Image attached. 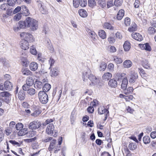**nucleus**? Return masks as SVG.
I'll return each mask as SVG.
<instances>
[{
    "label": "nucleus",
    "instance_id": "nucleus-1",
    "mask_svg": "<svg viewBox=\"0 0 156 156\" xmlns=\"http://www.w3.org/2000/svg\"><path fill=\"white\" fill-rule=\"evenodd\" d=\"M83 81H85L86 78H88L90 80L91 83L89 84L90 86H94L96 85L99 79L91 73V71L90 69H88L87 71L83 73Z\"/></svg>",
    "mask_w": 156,
    "mask_h": 156
},
{
    "label": "nucleus",
    "instance_id": "nucleus-2",
    "mask_svg": "<svg viewBox=\"0 0 156 156\" xmlns=\"http://www.w3.org/2000/svg\"><path fill=\"white\" fill-rule=\"evenodd\" d=\"M62 138L61 137L59 138L58 141L57 142L56 140L53 139L50 142L48 149L50 151L52 150H54L55 153H56L61 149L60 145L62 143Z\"/></svg>",
    "mask_w": 156,
    "mask_h": 156
},
{
    "label": "nucleus",
    "instance_id": "nucleus-3",
    "mask_svg": "<svg viewBox=\"0 0 156 156\" xmlns=\"http://www.w3.org/2000/svg\"><path fill=\"white\" fill-rule=\"evenodd\" d=\"M27 23V27H30L31 30H36L38 28V23L36 20L30 17H27L26 19Z\"/></svg>",
    "mask_w": 156,
    "mask_h": 156
},
{
    "label": "nucleus",
    "instance_id": "nucleus-4",
    "mask_svg": "<svg viewBox=\"0 0 156 156\" xmlns=\"http://www.w3.org/2000/svg\"><path fill=\"white\" fill-rule=\"evenodd\" d=\"M46 131L48 134H52L54 137H56L58 135V131L55 130L54 125L52 123L49 124L47 126Z\"/></svg>",
    "mask_w": 156,
    "mask_h": 156
},
{
    "label": "nucleus",
    "instance_id": "nucleus-5",
    "mask_svg": "<svg viewBox=\"0 0 156 156\" xmlns=\"http://www.w3.org/2000/svg\"><path fill=\"white\" fill-rule=\"evenodd\" d=\"M38 96L40 102L42 104H46L48 102V98L46 93L41 91L38 93Z\"/></svg>",
    "mask_w": 156,
    "mask_h": 156
},
{
    "label": "nucleus",
    "instance_id": "nucleus-6",
    "mask_svg": "<svg viewBox=\"0 0 156 156\" xmlns=\"http://www.w3.org/2000/svg\"><path fill=\"white\" fill-rule=\"evenodd\" d=\"M41 125V122L38 120H34L31 122L28 125L29 128L31 130H35L39 128Z\"/></svg>",
    "mask_w": 156,
    "mask_h": 156
},
{
    "label": "nucleus",
    "instance_id": "nucleus-7",
    "mask_svg": "<svg viewBox=\"0 0 156 156\" xmlns=\"http://www.w3.org/2000/svg\"><path fill=\"white\" fill-rule=\"evenodd\" d=\"M20 37L23 38L24 40L30 42H32L34 41V39L32 35L29 33L25 32H22L20 34Z\"/></svg>",
    "mask_w": 156,
    "mask_h": 156
},
{
    "label": "nucleus",
    "instance_id": "nucleus-8",
    "mask_svg": "<svg viewBox=\"0 0 156 156\" xmlns=\"http://www.w3.org/2000/svg\"><path fill=\"white\" fill-rule=\"evenodd\" d=\"M138 77V76L137 73L134 72H132L130 73L128 77L129 82L130 83H134Z\"/></svg>",
    "mask_w": 156,
    "mask_h": 156
},
{
    "label": "nucleus",
    "instance_id": "nucleus-9",
    "mask_svg": "<svg viewBox=\"0 0 156 156\" xmlns=\"http://www.w3.org/2000/svg\"><path fill=\"white\" fill-rule=\"evenodd\" d=\"M131 36L133 39L138 41H141L143 40L142 36L139 33H133Z\"/></svg>",
    "mask_w": 156,
    "mask_h": 156
},
{
    "label": "nucleus",
    "instance_id": "nucleus-10",
    "mask_svg": "<svg viewBox=\"0 0 156 156\" xmlns=\"http://www.w3.org/2000/svg\"><path fill=\"white\" fill-rule=\"evenodd\" d=\"M11 94L7 91L2 92L0 93V97L5 98V101H7L9 100Z\"/></svg>",
    "mask_w": 156,
    "mask_h": 156
},
{
    "label": "nucleus",
    "instance_id": "nucleus-11",
    "mask_svg": "<svg viewBox=\"0 0 156 156\" xmlns=\"http://www.w3.org/2000/svg\"><path fill=\"white\" fill-rule=\"evenodd\" d=\"M20 47L21 48L24 50H26L29 48L28 42L27 41L22 40L21 42Z\"/></svg>",
    "mask_w": 156,
    "mask_h": 156
},
{
    "label": "nucleus",
    "instance_id": "nucleus-12",
    "mask_svg": "<svg viewBox=\"0 0 156 156\" xmlns=\"http://www.w3.org/2000/svg\"><path fill=\"white\" fill-rule=\"evenodd\" d=\"M139 46L142 50H145L148 51H151V48L148 43H146L144 44H139Z\"/></svg>",
    "mask_w": 156,
    "mask_h": 156
},
{
    "label": "nucleus",
    "instance_id": "nucleus-13",
    "mask_svg": "<svg viewBox=\"0 0 156 156\" xmlns=\"http://www.w3.org/2000/svg\"><path fill=\"white\" fill-rule=\"evenodd\" d=\"M4 86L6 90H10L12 87V83L9 81H6L4 82Z\"/></svg>",
    "mask_w": 156,
    "mask_h": 156
},
{
    "label": "nucleus",
    "instance_id": "nucleus-14",
    "mask_svg": "<svg viewBox=\"0 0 156 156\" xmlns=\"http://www.w3.org/2000/svg\"><path fill=\"white\" fill-rule=\"evenodd\" d=\"M38 67V64L36 62H32L30 64V68L32 71L36 70Z\"/></svg>",
    "mask_w": 156,
    "mask_h": 156
},
{
    "label": "nucleus",
    "instance_id": "nucleus-15",
    "mask_svg": "<svg viewBox=\"0 0 156 156\" xmlns=\"http://www.w3.org/2000/svg\"><path fill=\"white\" fill-rule=\"evenodd\" d=\"M17 96L20 100H23L25 98V92L21 90L18 93Z\"/></svg>",
    "mask_w": 156,
    "mask_h": 156
},
{
    "label": "nucleus",
    "instance_id": "nucleus-16",
    "mask_svg": "<svg viewBox=\"0 0 156 156\" xmlns=\"http://www.w3.org/2000/svg\"><path fill=\"white\" fill-rule=\"evenodd\" d=\"M128 80L126 77L124 78L123 79L121 84V88L123 90H125L127 87L128 84Z\"/></svg>",
    "mask_w": 156,
    "mask_h": 156
},
{
    "label": "nucleus",
    "instance_id": "nucleus-17",
    "mask_svg": "<svg viewBox=\"0 0 156 156\" xmlns=\"http://www.w3.org/2000/svg\"><path fill=\"white\" fill-rule=\"evenodd\" d=\"M42 83L40 81H36L34 83V87L37 89H39L42 87Z\"/></svg>",
    "mask_w": 156,
    "mask_h": 156
},
{
    "label": "nucleus",
    "instance_id": "nucleus-18",
    "mask_svg": "<svg viewBox=\"0 0 156 156\" xmlns=\"http://www.w3.org/2000/svg\"><path fill=\"white\" fill-rule=\"evenodd\" d=\"M124 15V11L123 9H121L119 10L117 15V19L119 20H120L122 19L123 18Z\"/></svg>",
    "mask_w": 156,
    "mask_h": 156
},
{
    "label": "nucleus",
    "instance_id": "nucleus-19",
    "mask_svg": "<svg viewBox=\"0 0 156 156\" xmlns=\"http://www.w3.org/2000/svg\"><path fill=\"white\" fill-rule=\"evenodd\" d=\"M108 84L112 87H115L117 85V83L115 80L112 79L109 81Z\"/></svg>",
    "mask_w": 156,
    "mask_h": 156
},
{
    "label": "nucleus",
    "instance_id": "nucleus-20",
    "mask_svg": "<svg viewBox=\"0 0 156 156\" xmlns=\"http://www.w3.org/2000/svg\"><path fill=\"white\" fill-rule=\"evenodd\" d=\"M131 48V44L128 41H126L123 45V48L125 51H128Z\"/></svg>",
    "mask_w": 156,
    "mask_h": 156
},
{
    "label": "nucleus",
    "instance_id": "nucleus-21",
    "mask_svg": "<svg viewBox=\"0 0 156 156\" xmlns=\"http://www.w3.org/2000/svg\"><path fill=\"white\" fill-rule=\"evenodd\" d=\"M98 113L100 114H102L104 113L108 114V111L104 107H100L98 109Z\"/></svg>",
    "mask_w": 156,
    "mask_h": 156
},
{
    "label": "nucleus",
    "instance_id": "nucleus-22",
    "mask_svg": "<svg viewBox=\"0 0 156 156\" xmlns=\"http://www.w3.org/2000/svg\"><path fill=\"white\" fill-rule=\"evenodd\" d=\"M51 88V85L49 83H46L42 87V91L45 93L47 92Z\"/></svg>",
    "mask_w": 156,
    "mask_h": 156
},
{
    "label": "nucleus",
    "instance_id": "nucleus-23",
    "mask_svg": "<svg viewBox=\"0 0 156 156\" xmlns=\"http://www.w3.org/2000/svg\"><path fill=\"white\" fill-rule=\"evenodd\" d=\"M22 72L24 75H31L32 74V73L28 69L25 67L22 68Z\"/></svg>",
    "mask_w": 156,
    "mask_h": 156
},
{
    "label": "nucleus",
    "instance_id": "nucleus-24",
    "mask_svg": "<svg viewBox=\"0 0 156 156\" xmlns=\"http://www.w3.org/2000/svg\"><path fill=\"white\" fill-rule=\"evenodd\" d=\"M79 15L81 17H85L87 16V13L86 11L83 9H81L79 10Z\"/></svg>",
    "mask_w": 156,
    "mask_h": 156
},
{
    "label": "nucleus",
    "instance_id": "nucleus-25",
    "mask_svg": "<svg viewBox=\"0 0 156 156\" xmlns=\"http://www.w3.org/2000/svg\"><path fill=\"white\" fill-rule=\"evenodd\" d=\"M19 26L20 28H24L26 27H27V23L25 21H20L18 23Z\"/></svg>",
    "mask_w": 156,
    "mask_h": 156
},
{
    "label": "nucleus",
    "instance_id": "nucleus-26",
    "mask_svg": "<svg viewBox=\"0 0 156 156\" xmlns=\"http://www.w3.org/2000/svg\"><path fill=\"white\" fill-rule=\"evenodd\" d=\"M112 76V74L109 73H105L102 76V79L104 80H108Z\"/></svg>",
    "mask_w": 156,
    "mask_h": 156
},
{
    "label": "nucleus",
    "instance_id": "nucleus-27",
    "mask_svg": "<svg viewBox=\"0 0 156 156\" xmlns=\"http://www.w3.org/2000/svg\"><path fill=\"white\" fill-rule=\"evenodd\" d=\"M22 10L23 12L22 13L23 15L26 16H27L29 14V10L27 8V7L25 6H22Z\"/></svg>",
    "mask_w": 156,
    "mask_h": 156
},
{
    "label": "nucleus",
    "instance_id": "nucleus-28",
    "mask_svg": "<svg viewBox=\"0 0 156 156\" xmlns=\"http://www.w3.org/2000/svg\"><path fill=\"white\" fill-rule=\"evenodd\" d=\"M123 66L125 68H128L132 66V62L129 60H126L123 63Z\"/></svg>",
    "mask_w": 156,
    "mask_h": 156
},
{
    "label": "nucleus",
    "instance_id": "nucleus-29",
    "mask_svg": "<svg viewBox=\"0 0 156 156\" xmlns=\"http://www.w3.org/2000/svg\"><path fill=\"white\" fill-rule=\"evenodd\" d=\"M47 46L51 53L53 52L54 48L49 40H47Z\"/></svg>",
    "mask_w": 156,
    "mask_h": 156
},
{
    "label": "nucleus",
    "instance_id": "nucleus-30",
    "mask_svg": "<svg viewBox=\"0 0 156 156\" xmlns=\"http://www.w3.org/2000/svg\"><path fill=\"white\" fill-rule=\"evenodd\" d=\"M51 76L52 77L56 76L58 74V71L55 68L51 69Z\"/></svg>",
    "mask_w": 156,
    "mask_h": 156
},
{
    "label": "nucleus",
    "instance_id": "nucleus-31",
    "mask_svg": "<svg viewBox=\"0 0 156 156\" xmlns=\"http://www.w3.org/2000/svg\"><path fill=\"white\" fill-rule=\"evenodd\" d=\"M98 35L99 37L103 39H104L106 37V33L104 30H99L98 32Z\"/></svg>",
    "mask_w": 156,
    "mask_h": 156
},
{
    "label": "nucleus",
    "instance_id": "nucleus-32",
    "mask_svg": "<svg viewBox=\"0 0 156 156\" xmlns=\"http://www.w3.org/2000/svg\"><path fill=\"white\" fill-rule=\"evenodd\" d=\"M26 83L27 84L29 85V86H32L34 83V79L32 77L28 78L26 80Z\"/></svg>",
    "mask_w": 156,
    "mask_h": 156
},
{
    "label": "nucleus",
    "instance_id": "nucleus-33",
    "mask_svg": "<svg viewBox=\"0 0 156 156\" xmlns=\"http://www.w3.org/2000/svg\"><path fill=\"white\" fill-rule=\"evenodd\" d=\"M137 25L134 23L132 24L131 27L128 29V30L130 32L135 31L137 30Z\"/></svg>",
    "mask_w": 156,
    "mask_h": 156
},
{
    "label": "nucleus",
    "instance_id": "nucleus-34",
    "mask_svg": "<svg viewBox=\"0 0 156 156\" xmlns=\"http://www.w3.org/2000/svg\"><path fill=\"white\" fill-rule=\"evenodd\" d=\"M103 27L108 29L113 30L114 27H113L112 25L107 22L103 24Z\"/></svg>",
    "mask_w": 156,
    "mask_h": 156
},
{
    "label": "nucleus",
    "instance_id": "nucleus-35",
    "mask_svg": "<svg viewBox=\"0 0 156 156\" xmlns=\"http://www.w3.org/2000/svg\"><path fill=\"white\" fill-rule=\"evenodd\" d=\"M124 94L126 95H128L131 94L133 92V89L132 87H128L127 89L124 90Z\"/></svg>",
    "mask_w": 156,
    "mask_h": 156
},
{
    "label": "nucleus",
    "instance_id": "nucleus-36",
    "mask_svg": "<svg viewBox=\"0 0 156 156\" xmlns=\"http://www.w3.org/2000/svg\"><path fill=\"white\" fill-rule=\"evenodd\" d=\"M143 141L145 144H149L150 142V138L148 136H145L143 138Z\"/></svg>",
    "mask_w": 156,
    "mask_h": 156
},
{
    "label": "nucleus",
    "instance_id": "nucleus-37",
    "mask_svg": "<svg viewBox=\"0 0 156 156\" xmlns=\"http://www.w3.org/2000/svg\"><path fill=\"white\" fill-rule=\"evenodd\" d=\"M113 61L117 64H120L123 61L122 59L117 56L113 57Z\"/></svg>",
    "mask_w": 156,
    "mask_h": 156
},
{
    "label": "nucleus",
    "instance_id": "nucleus-38",
    "mask_svg": "<svg viewBox=\"0 0 156 156\" xmlns=\"http://www.w3.org/2000/svg\"><path fill=\"white\" fill-rule=\"evenodd\" d=\"M28 94L30 96L34 95L36 93V90L34 89L33 88H29L27 91Z\"/></svg>",
    "mask_w": 156,
    "mask_h": 156
},
{
    "label": "nucleus",
    "instance_id": "nucleus-39",
    "mask_svg": "<svg viewBox=\"0 0 156 156\" xmlns=\"http://www.w3.org/2000/svg\"><path fill=\"white\" fill-rule=\"evenodd\" d=\"M148 32L150 34H154L156 32V30L152 27H149L148 29Z\"/></svg>",
    "mask_w": 156,
    "mask_h": 156
},
{
    "label": "nucleus",
    "instance_id": "nucleus-40",
    "mask_svg": "<svg viewBox=\"0 0 156 156\" xmlns=\"http://www.w3.org/2000/svg\"><path fill=\"white\" fill-rule=\"evenodd\" d=\"M142 66L145 68L148 69L150 68V65L149 64L148 61L145 60L143 61L142 62Z\"/></svg>",
    "mask_w": 156,
    "mask_h": 156
},
{
    "label": "nucleus",
    "instance_id": "nucleus-41",
    "mask_svg": "<svg viewBox=\"0 0 156 156\" xmlns=\"http://www.w3.org/2000/svg\"><path fill=\"white\" fill-rule=\"evenodd\" d=\"M98 4L102 8H106V2L104 0H100L98 1Z\"/></svg>",
    "mask_w": 156,
    "mask_h": 156
},
{
    "label": "nucleus",
    "instance_id": "nucleus-42",
    "mask_svg": "<svg viewBox=\"0 0 156 156\" xmlns=\"http://www.w3.org/2000/svg\"><path fill=\"white\" fill-rule=\"evenodd\" d=\"M124 73H117L116 74L115 78L118 80H119L122 79V78L125 76Z\"/></svg>",
    "mask_w": 156,
    "mask_h": 156
},
{
    "label": "nucleus",
    "instance_id": "nucleus-43",
    "mask_svg": "<svg viewBox=\"0 0 156 156\" xmlns=\"http://www.w3.org/2000/svg\"><path fill=\"white\" fill-rule=\"evenodd\" d=\"M107 66L106 64L104 62H102L100 66V70L101 71H103L105 70Z\"/></svg>",
    "mask_w": 156,
    "mask_h": 156
},
{
    "label": "nucleus",
    "instance_id": "nucleus-44",
    "mask_svg": "<svg viewBox=\"0 0 156 156\" xmlns=\"http://www.w3.org/2000/svg\"><path fill=\"white\" fill-rule=\"evenodd\" d=\"M9 142L16 147H20V146L21 144L15 140H10L9 141Z\"/></svg>",
    "mask_w": 156,
    "mask_h": 156
},
{
    "label": "nucleus",
    "instance_id": "nucleus-45",
    "mask_svg": "<svg viewBox=\"0 0 156 156\" xmlns=\"http://www.w3.org/2000/svg\"><path fill=\"white\" fill-rule=\"evenodd\" d=\"M23 124L21 122L17 123L15 126V128L18 130H21L23 128Z\"/></svg>",
    "mask_w": 156,
    "mask_h": 156
},
{
    "label": "nucleus",
    "instance_id": "nucleus-46",
    "mask_svg": "<svg viewBox=\"0 0 156 156\" xmlns=\"http://www.w3.org/2000/svg\"><path fill=\"white\" fill-rule=\"evenodd\" d=\"M79 4L82 7H85L87 4V0H79Z\"/></svg>",
    "mask_w": 156,
    "mask_h": 156
},
{
    "label": "nucleus",
    "instance_id": "nucleus-47",
    "mask_svg": "<svg viewBox=\"0 0 156 156\" xmlns=\"http://www.w3.org/2000/svg\"><path fill=\"white\" fill-rule=\"evenodd\" d=\"M28 132V129L27 128H25L21 129L20 131H19V133H20L21 136H23L25 135Z\"/></svg>",
    "mask_w": 156,
    "mask_h": 156
},
{
    "label": "nucleus",
    "instance_id": "nucleus-48",
    "mask_svg": "<svg viewBox=\"0 0 156 156\" xmlns=\"http://www.w3.org/2000/svg\"><path fill=\"white\" fill-rule=\"evenodd\" d=\"M128 147L130 150H135L137 146L135 144L131 143L129 144Z\"/></svg>",
    "mask_w": 156,
    "mask_h": 156
},
{
    "label": "nucleus",
    "instance_id": "nucleus-49",
    "mask_svg": "<svg viewBox=\"0 0 156 156\" xmlns=\"http://www.w3.org/2000/svg\"><path fill=\"white\" fill-rule=\"evenodd\" d=\"M41 112V111L39 110H36L31 114V115L34 117H36L40 114Z\"/></svg>",
    "mask_w": 156,
    "mask_h": 156
},
{
    "label": "nucleus",
    "instance_id": "nucleus-50",
    "mask_svg": "<svg viewBox=\"0 0 156 156\" xmlns=\"http://www.w3.org/2000/svg\"><path fill=\"white\" fill-rule=\"evenodd\" d=\"M36 140L37 137H35L33 138L24 139V142L26 143H30L34 142Z\"/></svg>",
    "mask_w": 156,
    "mask_h": 156
},
{
    "label": "nucleus",
    "instance_id": "nucleus-51",
    "mask_svg": "<svg viewBox=\"0 0 156 156\" xmlns=\"http://www.w3.org/2000/svg\"><path fill=\"white\" fill-rule=\"evenodd\" d=\"M89 6L91 7H93L96 5V3L94 0H88Z\"/></svg>",
    "mask_w": 156,
    "mask_h": 156
},
{
    "label": "nucleus",
    "instance_id": "nucleus-52",
    "mask_svg": "<svg viewBox=\"0 0 156 156\" xmlns=\"http://www.w3.org/2000/svg\"><path fill=\"white\" fill-rule=\"evenodd\" d=\"M89 35L91 38L92 41H95L96 40L97 35L94 31L91 32V34H90Z\"/></svg>",
    "mask_w": 156,
    "mask_h": 156
},
{
    "label": "nucleus",
    "instance_id": "nucleus-53",
    "mask_svg": "<svg viewBox=\"0 0 156 156\" xmlns=\"http://www.w3.org/2000/svg\"><path fill=\"white\" fill-rule=\"evenodd\" d=\"M122 0H115L114 1V5L116 6H120L122 4Z\"/></svg>",
    "mask_w": 156,
    "mask_h": 156
},
{
    "label": "nucleus",
    "instance_id": "nucleus-54",
    "mask_svg": "<svg viewBox=\"0 0 156 156\" xmlns=\"http://www.w3.org/2000/svg\"><path fill=\"white\" fill-rule=\"evenodd\" d=\"M22 13H18L16 14L14 17V19L16 21H19L21 18L22 16Z\"/></svg>",
    "mask_w": 156,
    "mask_h": 156
},
{
    "label": "nucleus",
    "instance_id": "nucleus-55",
    "mask_svg": "<svg viewBox=\"0 0 156 156\" xmlns=\"http://www.w3.org/2000/svg\"><path fill=\"white\" fill-rule=\"evenodd\" d=\"M39 10L41 13L43 14H48V11L46 10L45 7H42L40 8Z\"/></svg>",
    "mask_w": 156,
    "mask_h": 156
},
{
    "label": "nucleus",
    "instance_id": "nucleus-56",
    "mask_svg": "<svg viewBox=\"0 0 156 156\" xmlns=\"http://www.w3.org/2000/svg\"><path fill=\"white\" fill-rule=\"evenodd\" d=\"M35 134V131L34 130L30 131L27 133V136L29 137H32L34 136Z\"/></svg>",
    "mask_w": 156,
    "mask_h": 156
},
{
    "label": "nucleus",
    "instance_id": "nucleus-57",
    "mask_svg": "<svg viewBox=\"0 0 156 156\" xmlns=\"http://www.w3.org/2000/svg\"><path fill=\"white\" fill-rule=\"evenodd\" d=\"M79 0H73V5L74 7L75 8H78L79 5Z\"/></svg>",
    "mask_w": 156,
    "mask_h": 156
},
{
    "label": "nucleus",
    "instance_id": "nucleus-58",
    "mask_svg": "<svg viewBox=\"0 0 156 156\" xmlns=\"http://www.w3.org/2000/svg\"><path fill=\"white\" fill-rule=\"evenodd\" d=\"M7 4L9 6H13L15 4V2L14 0H7Z\"/></svg>",
    "mask_w": 156,
    "mask_h": 156
},
{
    "label": "nucleus",
    "instance_id": "nucleus-59",
    "mask_svg": "<svg viewBox=\"0 0 156 156\" xmlns=\"http://www.w3.org/2000/svg\"><path fill=\"white\" fill-rule=\"evenodd\" d=\"M12 131V129L8 127L6 129H5V132L6 135L9 136L10 135Z\"/></svg>",
    "mask_w": 156,
    "mask_h": 156
},
{
    "label": "nucleus",
    "instance_id": "nucleus-60",
    "mask_svg": "<svg viewBox=\"0 0 156 156\" xmlns=\"http://www.w3.org/2000/svg\"><path fill=\"white\" fill-rule=\"evenodd\" d=\"M15 124L16 122H15L12 121L9 124V127H8L13 130V129H15Z\"/></svg>",
    "mask_w": 156,
    "mask_h": 156
},
{
    "label": "nucleus",
    "instance_id": "nucleus-61",
    "mask_svg": "<svg viewBox=\"0 0 156 156\" xmlns=\"http://www.w3.org/2000/svg\"><path fill=\"white\" fill-rule=\"evenodd\" d=\"M130 23V20L129 18L127 17L125 19V24L126 26H129Z\"/></svg>",
    "mask_w": 156,
    "mask_h": 156
},
{
    "label": "nucleus",
    "instance_id": "nucleus-62",
    "mask_svg": "<svg viewBox=\"0 0 156 156\" xmlns=\"http://www.w3.org/2000/svg\"><path fill=\"white\" fill-rule=\"evenodd\" d=\"M108 8H109L113 5V1L112 0H110L108 1L107 3Z\"/></svg>",
    "mask_w": 156,
    "mask_h": 156
},
{
    "label": "nucleus",
    "instance_id": "nucleus-63",
    "mask_svg": "<svg viewBox=\"0 0 156 156\" xmlns=\"http://www.w3.org/2000/svg\"><path fill=\"white\" fill-rule=\"evenodd\" d=\"M108 68L110 71H113L114 69V65L113 64L109 63L108 66Z\"/></svg>",
    "mask_w": 156,
    "mask_h": 156
},
{
    "label": "nucleus",
    "instance_id": "nucleus-64",
    "mask_svg": "<svg viewBox=\"0 0 156 156\" xmlns=\"http://www.w3.org/2000/svg\"><path fill=\"white\" fill-rule=\"evenodd\" d=\"M29 87L30 86H29V85H28L26 83V84H25L23 85L22 87V89L24 91H27L30 88Z\"/></svg>",
    "mask_w": 156,
    "mask_h": 156
}]
</instances>
